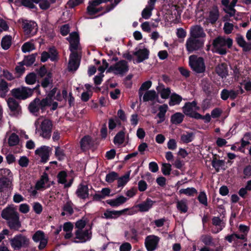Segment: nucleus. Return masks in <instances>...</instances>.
Here are the masks:
<instances>
[{"mask_svg":"<svg viewBox=\"0 0 251 251\" xmlns=\"http://www.w3.org/2000/svg\"><path fill=\"white\" fill-rule=\"evenodd\" d=\"M216 71L218 75L222 78L226 77L228 74L227 66L224 63L219 64L216 67Z\"/></svg>","mask_w":251,"mask_h":251,"instance_id":"obj_31","label":"nucleus"},{"mask_svg":"<svg viewBox=\"0 0 251 251\" xmlns=\"http://www.w3.org/2000/svg\"><path fill=\"white\" fill-rule=\"evenodd\" d=\"M219 15V11L218 7L214 6L209 10L207 20L209 23L213 24L218 20Z\"/></svg>","mask_w":251,"mask_h":251,"instance_id":"obj_23","label":"nucleus"},{"mask_svg":"<svg viewBox=\"0 0 251 251\" xmlns=\"http://www.w3.org/2000/svg\"><path fill=\"white\" fill-rule=\"evenodd\" d=\"M34 89H31L27 87H21L13 89L11 91L12 96L19 100H25L31 97Z\"/></svg>","mask_w":251,"mask_h":251,"instance_id":"obj_11","label":"nucleus"},{"mask_svg":"<svg viewBox=\"0 0 251 251\" xmlns=\"http://www.w3.org/2000/svg\"><path fill=\"white\" fill-rule=\"evenodd\" d=\"M13 175L9 169H0V179H12Z\"/></svg>","mask_w":251,"mask_h":251,"instance_id":"obj_43","label":"nucleus"},{"mask_svg":"<svg viewBox=\"0 0 251 251\" xmlns=\"http://www.w3.org/2000/svg\"><path fill=\"white\" fill-rule=\"evenodd\" d=\"M49 106H51L50 109L52 110H55L58 106L57 102L53 101L52 98L49 96L42 100L38 98L35 99L30 103L28 109L31 113L37 115L40 110L43 112Z\"/></svg>","mask_w":251,"mask_h":251,"instance_id":"obj_2","label":"nucleus"},{"mask_svg":"<svg viewBox=\"0 0 251 251\" xmlns=\"http://www.w3.org/2000/svg\"><path fill=\"white\" fill-rule=\"evenodd\" d=\"M239 229L241 234H238V239L245 240L250 229L249 227L246 226L240 225L239 226Z\"/></svg>","mask_w":251,"mask_h":251,"instance_id":"obj_37","label":"nucleus"},{"mask_svg":"<svg viewBox=\"0 0 251 251\" xmlns=\"http://www.w3.org/2000/svg\"><path fill=\"white\" fill-rule=\"evenodd\" d=\"M212 223L214 225L217 226V229L214 231V232L217 233L222 230L223 227L225 226V224L221 220L220 218L218 217H214L212 219Z\"/></svg>","mask_w":251,"mask_h":251,"instance_id":"obj_41","label":"nucleus"},{"mask_svg":"<svg viewBox=\"0 0 251 251\" xmlns=\"http://www.w3.org/2000/svg\"><path fill=\"white\" fill-rule=\"evenodd\" d=\"M131 250V245L127 242L122 244L120 247V251H130Z\"/></svg>","mask_w":251,"mask_h":251,"instance_id":"obj_64","label":"nucleus"},{"mask_svg":"<svg viewBox=\"0 0 251 251\" xmlns=\"http://www.w3.org/2000/svg\"><path fill=\"white\" fill-rule=\"evenodd\" d=\"M32 239L35 242H39L38 248L42 250L45 248L48 243L47 238L44 233L40 230L36 231L32 236Z\"/></svg>","mask_w":251,"mask_h":251,"instance_id":"obj_14","label":"nucleus"},{"mask_svg":"<svg viewBox=\"0 0 251 251\" xmlns=\"http://www.w3.org/2000/svg\"><path fill=\"white\" fill-rule=\"evenodd\" d=\"M155 201H152L150 199H147L146 201H143L142 202L136 205L135 207L139 208V210L142 212H147L151 209L153 204H154Z\"/></svg>","mask_w":251,"mask_h":251,"instance_id":"obj_20","label":"nucleus"},{"mask_svg":"<svg viewBox=\"0 0 251 251\" xmlns=\"http://www.w3.org/2000/svg\"><path fill=\"white\" fill-rule=\"evenodd\" d=\"M19 215L16 209L13 206H9L4 209L1 213V217L8 221L10 219L15 217Z\"/></svg>","mask_w":251,"mask_h":251,"instance_id":"obj_19","label":"nucleus"},{"mask_svg":"<svg viewBox=\"0 0 251 251\" xmlns=\"http://www.w3.org/2000/svg\"><path fill=\"white\" fill-rule=\"evenodd\" d=\"M77 196L83 199H86L88 197V188L87 185L80 184L76 190Z\"/></svg>","mask_w":251,"mask_h":251,"instance_id":"obj_28","label":"nucleus"},{"mask_svg":"<svg viewBox=\"0 0 251 251\" xmlns=\"http://www.w3.org/2000/svg\"><path fill=\"white\" fill-rule=\"evenodd\" d=\"M232 43V40L229 38L218 37L213 40V50L215 52L220 54H226L227 52V48H230Z\"/></svg>","mask_w":251,"mask_h":251,"instance_id":"obj_4","label":"nucleus"},{"mask_svg":"<svg viewBox=\"0 0 251 251\" xmlns=\"http://www.w3.org/2000/svg\"><path fill=\"white\" fill-rule=\"evenodd\" d=\"M10 245L14 250H20L26 248L29 244V239L26 236L19 234L10 240Z\"/></svg>","mask_w":251,"mask_h":251,"instance_id":"obj_5","label":"nucleus"},{"mask_svg":"<svg viewBox=\"0 0 251 251\" xmlns=\"http://www.w3.org/2000/svg\"><path fill=\"white\" fill-rule=\"evenodd\" d=\"M223 161L220 160H213L212 162V166L216 170L217 172L219 171L220 168L223 165Z\"/></svg>","mask_w":251,"mask_h":251,"instance_id":"obj_60","label":"nucleus"},{"mask_svg":"<svg viewBox=\"0 0 251 251\" xmlns=\"http://www.w3.org/2000/svg\"><path fill=\"white\" fill-rule=\"evenodd\" d=\"M184 117L182 113L176 112L171 116V122L175 125L179 124L183 121Z\"/></svg>","mask_w":251,"mask_h":251,"instance_id":"obj_32","label":"nucleus"},{"mask_svg":"<svg viewBox=\"0 0 251 251\" xmlns=\"http://www.w3.org/2000/svg\"><path fill=\"white\" fill-rule=\"evenodd\" d=\"M93 140L89 135L85 136L80 141V147L83 151L91 148L93 145Z\"/></svg>","mask_w":251,"mask_h":251,"instance_id":"obj_27","label":"nucleus"},{"mask_svg":"<svg viewBox=\"0 0 251 251\" xmlns=\"http://www.w3.org/2000/svg\"><path fill=\"white\" fill-rule=\"evenodd\" d=\"M189 65L192 69L197 73H202L205 70V65L203 59L195 55L189 57Z\"/></svg>","mask_w":251,"mask_h":251,"instance_id":"obj_6","label":"nucleus"},{"mask_svg":"<svg viewBox=\"0 0 251 251\" xmlns=\"http://www.w3.org/2000/svg\"><path fill=\"white\" fill-rule=\"evenodd\" d=\"M176 208L182 213H186L188 210L187 201L183 199L176 201Z\"/></svg>","mask_w":251,"mask_h":251,"instance_id":"obj_33","label":"nucleus"},{"mask_svg":"<svg viewBox=\"0 0 251 251\" xmlns=\"http://www.w3.org/2000/svg\"><path fill=\"white\" fill-rule=\"evenodd\" d=\"M133 54L137 57L136 63H140L148 58L149 51L146 48L136 49Z\"/></svg>","mask_w":251,"mask_h":251,"instance_id":"obj_21","label":"nucleus"},{"mask_svg":"<svg viewBox=\"0 0 251 251\" xmlns=\"http://www.w3.org/2000/svg\"><path fill=\"white\" fill-rule=\"evenodd\" d=\"M236 40L238 44L242 47L244 50H251V44L247 43L242 36H238Z\"/></svg>","mask_w":251,"mask_h":251,"instance_id":"obj_35","label":"nucleus"},{"mask_svg":"<svg viewBox=\"0 0 251 251\" xmlns=\"http://www.w3.org/2000/svg\"><path fill=\"white\" fill-rule=\"evenodd\" d=\"M194 134L193 133L186 132L181 135L180 140L183 143H188L193 141Z\"/></svg>","mask_w":251,"mask_h":251,"instance_id":"obj_46","label":"nucleus"},{"mask_svg":"<svg viewBox=\"0 0 251 251\" xmlns=\"http://www.w3.org/2000/svg\"><path fill=\"white\" fill-rule=\"evenodd\" d=\"M9 227L11 229L18 230L21 227V223L20 221L19 215H18L14 218L10 219L7 221Z\"/></svg>","mask_w":251,"mask_h":251,"instance_id":"obj_26","label":"nucleus"},{"mask_svg":"<svg viewBox=\"0 0 251 251\" xmlns=\"http://www.w3.org/2000/svg\"><path fill=\"white\" fill-rule=\"evenodd\" d=\"M127 199L123 196H120L114 199L106 201L107 203L112 207H117L125 203Z\"/></svg>","mask_w":251,"mask_h":251,"instance_id":"obj_25","label":"nucleus"},{"mask_svg":"<svg viewBox=\"0 0 251 251\" xmlns=\"http://www.w3.org/2000/svg\"><path fill=\"white\" fill-rule=\"evenodd\" d=\"M168 109V106L166 104L161 105L159 106V112L157 114V117L159 118V120L157 121V124L161 123L164 121L165 114Z\"/></svg>","mask_w":251,"mask_h":251,"instance_id":"obj_29","label":"nucleus"},{"mask_svg":"<svg viewBox=\"0 0 251 251\" xmlns=\"http://www.w3.org/2000/svg\"><path fill=\"white\" fill-rule=\"evenodd\" d=\"M200 107L197 105L196 101L186 102L182 107L183 113L187 116L195 119L201 118V115L197 111L199 110Z\"/></svg>","mask_w":251,"mask_h":251,"instance_id":"obj_7","label":"nucleus"},{"mask_svg":"<svg viewBox=\"0 0 251 251\" xmlns=\"http://www.w3.org/2000/svg\"><path fill=\"white\" fill-rule=\"evenodd\" d=\"M127 209H124L122 210H106L103 213V217L107 219H116L125 213Z\"/></svg>","mask_w":251,"mask_h":251,"instance_id":"obj_22","label":"nucleus"},{"mask_svg":"<svg viewBox=\"0 0 251 251\" xmlns=\"http://www.w3.org/2000/svg\"><path fill=\"white\" fill-rule=\"evenodd\" d=\"M180 194H184L188 196H193L197 193V190L193 187H188L186 189H181L179 191Z\"/></svg>","mask_w":251,"mask_h":251,"instance_id":"obj_44","label":"nucleus"},{"mask_svg":"<svg viewBox=\"0 0 251 251\" xmlns=\"http://www.w3.org/2000/svg\"><path fill=\"white\" fill-rule=\"evenodd\" d=\"M12 37L10 36H5L2 38L1 42V46L3 49H8L11 45Z\"/></svg>","mask_w":251,"mask_h":251,"instance_id":"obj_42","label":"nucleus"},{"mask_svg":"<svg viewBox=\"0 0 251 251\" xmlns=\"http://www.w3.org/2000/svg\"><path fill=\"white\" fill-rule=\"evenodd\" d=\"M204 43L203 39H196L190 36L186 41V50L189 53L198 50L203 47Z\"/></svg>","mask_w":251,"mask_h":251,"instance_id":"obj_10","label":"nucleus"},{"mask_svg":"<svg viewBox=\"0 0 251 251\" xmlns=\"http://www.w3.org/2000/svg\"><path fill=\"white\" fill-rule=\"evenodd\" d=\"M198 199L201 203L204 206L207 205V198L205 192H201L200 193Z\"/></svg>","mask_w":251,"mask_h":251,"instance_id":"obj_56","label":"nucleus"},{"mask_svg":"<svg viewBox=\"0 0 251 251\" xmlns=\"http://www.w3.org/2000/svg\"><path fill=\"white\" fill-rule=\"evenodd\" d=\"M34 49L35 46L31 42H27L24 43L22 47V50L25 53L30 52Z\"/></svg>","mask_w":251,"mask_h":251,"instance_id":"obj_49","label":"nucleus"},{"mask_svg":"<svg viewBox=\"0 0 251 251\" xmlns=\"http://www.w3.org/2000/svg\"><path fill=\"white\" fill-rule=\"evenodd\" d=\"M130 173L128 172L124 176L118 177L117 183L118 187H122L124 186L129 180Z\"/></svg>","mask_w":251,"mask_h":251,"instance_id":"obj_38","label":"nucleus"},{"mask_svg":"<svg viewBox=\"0 0 251 251\" xmlns=\"http://www.w3.org/2000/svg\"><path fill=\"white\" fill-rule=\"evenodd\" d=\"M234 25L229 22H226L224 26V30L226 34H230L233 29Z\"/></svg>","mask_w":251,"mask_h":251,"instance_id":"obj_58","label":"nucleus"},{"mask_svg":"<svg viewBox=\"0 0 251 251\" xmlns=\"http://www.w3.org/2000/svg\"><path fill=\"white\" fill-rule=\"evenodd\" d=\"M87 223V219L86 218H82L77 221L75 223V227L77 228L76 230H82L87 228L85 227Z\"/></svg>","mask_w":251,"mask_h":251,"instance_id":"obj_51","label":"nucleus"},{"mask_svg":"<svg viewBox=\"0 0 251 251\" xmlns=\"http://www.w3.org/2000/svg\"><path fill=\"white\" fill-rule=\"evenodd\" d=\"M8 105L13 115L17 116L21 113V108L18 102L13 98H10L7 101Z\"/></svg>","mask_w":251,"mask_h":251,"instance_id":"obj_17","label":"nucleus"},{"mask_svg":"<svg viewBox=\"0 0 251 251\" xmlns=\"http://www.w3.org/2000/svg\"><path fill=\"white\" fill-rule=\"evenodd\" d=\"M160 96L162 99H166L169 98L171 94V90L169 88H164L161 90Z\"/></svg>","mask_w":251,"mask_h":251,"instance_id":"obj_62","label":"nucleus"},{"mask_svg":"<svg viewBox=\"0 0 251 251\" xmlns=\"http://www.w3.org/2000/svg\"><path fill=\"white\" fill-rule=\"evenodd\" d=\"M12 179H0V191H3L5 189L11 188Z\"/></svg>","mask_w":251,"mask_h":251,"instance_id":"obj_39","label":"nucleus"},{"mask_svg":"<svg viewBox=\"0 0 251 251\" xmlns=\"http://www.w3.org/2000/svg\"><path fill=\"white\" fill-rule=\"evenodd\" d=\"M128 71L127 62L121 60L114 65H111L107 70V73H112L115 75H123Z\"/></svg>","mask_w":251,"mask_h":251,"instance_id":"obj_9","label":"nucleus"},{"mask_svg":"<svg viewBox=\"0 0 251 251\" xmlns=\"http://www.w3.org/2000/svg\"><path fill=\"white\" fill-rule=\"evenodd\" d=\"M35 54H32L26 56L23 61L24 65L26 66H30L32 65L35 60Z\"/></svg>","mask_w":251,"mask_h":251,"instance_id":"obj_53","label":"nucleus"},{"mask_svg":"<svg viewBox=\"0 0 251 251\" xmlns=\"http://www.w3.org/2000/svg\"><path fill=\"white\" fill-rule=\"evenodd\" d=\"M55 155L60 160H63L65 157L63 151L58 147L55 148Z\"/></svg>","mask_w":251,"mask_h":251,"instance_id":"obj_63","label":"nucleus"},{"mask_svg":"<svg viewBox=\"0 0 251 251\" xmlns=\"http://www.w3.org/2000/svg\"><path fill=\"white\" fill-rule=\"evenodd\" d=\"M154 9L153 7H150L147 5L146 7L143 9L142 12V17L145 19H149L152 14V10Z\"/></svg>","mask_w":251,"mask_h":251,"instance_id":"obj_48","label":"nucleus"},{"mask_svg":"<svg viewBox=\"0 0 251 251\" xmlns=\"http://www.w3.org/2000/svg\"><path fill=\"white\" fill-rule=\"evenodd\" d=\"M57 52L55 49L51 48L49 50V52L44 51L41 54V60L42 62H46L48 58H50L51 61H54L56 59Z\"/></svg>","mask_w":251,"mask_h":251,"instance_id":"obj_24","label":"nucleus"},{"mask_svg":"<svg viewBox=\"0 0 251 251\" xmlns=\"http://www.w3.org/2000/svg\"><path fill=\"white\" fill-rule=\"evenodd\" d=\"M67 174L64 171L60 172L57 175L58 182L60 183L63 184L65 187H69L71 183H66Z\"/></svg>","mask_w":251,"mask_h":251,"instance_id":"obj_45","label":"nucleus"},{"mask_svg":"<svg viewBox=\"0 0 251 251\" xmlns=\"http://www.w3.org/2000/svg\"><path fill=\"white\" fill-rule=\"evenodd\" d=\"M49 186L48 184V177L47 174L42 176L41 178L36 184V188L38 190L45 189Z\"/></svg>","mask_w":251,"mask_h":251,"instance_id":"obj_30","label":"nucleus"},{"mask_svg":"<svg viewBox=\"0 0 251 251\" xmlns=\"http://www.w3.org/2000/svg\"><path fill=\"white\" fill-rule=\"evenodd\" d=\"M22 27L24 34L27 37H31L34 36L38 31L37 24L32 21L22 20Z\"/></svg>","mask_w":251,"mask_h":251,"instance_id":"obj_8","label":"nucleus"},{"mask_svg":"<svg viewBox=\"0 0 251 251\" xmlns=\"http://www.w3.org/2000/svg\"><path fill=\"white\" fill-rule=\"evenodd\" d=\"M201 240L206 245H211L213 243L212 238L210 235H202L201 236Z\"/></svg>","mask_w":251,"mask_h":251,"instance_id":"obj_57","label":"nucleus"},{"mask_svg":"<svg viewBox=\"0 0 251 251\" xmlns=\"http://www.w3.org/2000/svg\"><path fill=\"white\" fill-rule=\"evenodd\" d=\"M157 97L156 92L154 90L148 91L143 96V99L144 101H152Z\"/></svg>","mask_w":251,"mask_h":251,"instance_id":"obj_40","label":"nucleus"},{"mask_svg":"<svg viewBox=\"0 0 251 251\" xmlns=\"http://www.w3.org/2000/svg\"><path fill=\"white\" fill-rule=\"evenodd\" d=\"M119 176L118 174L115 172H111L107 174L105 177V181L108 183H112Z\"/></svg>","mask_w":251,"mask_h":251,"instance_id":"obj_52","label":"nucleus"},{"mask_svg":"<svg viewBox=\"0 0 251 251\" xmlns=\"http://www.w3.org/2000/svg\"><path fill=\"white\" fill-rule=\"evenodd\" d=\"M74 243H85L91 238V231L90 228H85L82 230H75Z\"/></svg>","mask_w":251,"mask_h":251,"instance_id":"obj_12","label":"nucleus"},{"mask_svg":"<svg viewBox=\"0 0 251 251\" xmlns=\"http://www.w3.org/2000/svg\"><path fill=\"white\" fill-rule=\"evenodd\" d=\"M51 76L50 74L43 80L41 85L44 88L48 87L51 82Z\"/></svg>","mask_w":251,"mask_h":251,"instance_id":"obj_61","label":"nucleus"},{"mask_svg":"<svg viewBox=\"0 0 251 251\" xmlns=\"http://www.w3.org/2000/svg\"><path fill=\"white\" fill-rule=\"evenodd\" d=\"M9 91L7 83L3 79L0 80V97L4 98Z\"/></svg>","mask_w":251,"mask_h":251,"instance_id":"obj_34","label":"nucleus"},{"mask_svg":"<svg viewBox=\"0 0 251 251\" xmlns=\"http://www.w3.org/2000/svg\"><path fill=\"white\" fill-rule=\"evenodd\" d=\"M159 238L155 235L148 236L145 239V244L148 251H154L157 246Z\"/></svg>","mask_w":251,"mask_h":251,"instance_id":"obj_15","label":"nucleus"},{"mask_svg":"<svg viewBox=\"0 0 251 251\" xmlns=\"http://www.w3.org/2000/svg\"><path fill=\"white\" fill-rule=\"evenodd\" d=\"M171 165L169 163H163L161 167V171L163 175L168 176L170 174Z\"/></svg>","mask_w":251,"mask_h":251,"instance_id":"obj_55","label":"nucleus"},{"mask_svg":"<svg viewBox=\"0 0 251 251\" xmlns=\"http://www.w3.org/2000/svg\"><path fill=\"white\" fill-rule=\"evenodd\" d=\"M190 36L196 39H202L206 36V34L201 26L196 25L191 28Z\"/></svg>","mask_w":251,"mask_h":251,"instance_id":"obj_18","label":"nucleus"},{"mask_svg":"<svg viewBox=\"0 0 251 251\" xmlns=\"http://www.w3.org/2000/svg\"><path fill=\"white\" fill-rule=\"evenodd\" d=\"M36 75L34 73H30L27 75L25 78L26 83L29 85L34 84L36 81Z\"/></svg>","mask_w":251,"mask_h":251,"instance_id":"obj_54","label":"nucleus"},{"mask_svg":"<svg viewBox=\"0 0 251 251\" xmlns=\"http://www.w3.org/2000/svg\"><path fill=\"white\" fill-rule=\"evenodd\" d=\"M70 43V49L72 52L70 55L68 63V70L69 71H75L79 66L80 58L77 53L74 52L78 48L79 39L78 33L76 32L71 33L67 38Z\"/></svg>","mask_w":251,"mask_h":251,"instance_id":"obj_1","label":"nucleus"},{"mask_svg":"<svg viewBox=\"0 0 251 251\" xmlns=\"http://www.w3.org/2000/svg\"><path fill=\"white\" fill-rule=\"evenodd\" d=\"M36 132L44 138L49 139L51 136L52 124L50 120L41 117L35 122Z\"/></svg>","mask_w":251,"mask_h":251,"instance_id":"obj_3","label":"nucleus"},{"mask_svg":"<svg viewBox=\"0 0 251 251\" xmlns=\"http://www.w3.org/2000/svg\"><path fill=\"white\" fill-rule=\"evenodd\" d=\"M238 0H222V3L224 5V11L228 14L230 16H234L236 10L234 9Z\"/></svg>","mask_w":251,"mask_h":251,"instance_id":"obj_13","label":"nucleus"},{"mask_svg":"<svg viewBox=\"0 0 251 251\" xmlns=\"http://www.w3.org/2000/svg\"><path fill=\"white\" fill-rule=\"evenodd\" d=\"M125 140V133L120 131L114 137V143L115 145H120L123 144Z\"/></svg>","mask_w":251,"mask_h":251,"instance_id":"obj_47","label":"nucleus"},{"mask_svg":"<svg viewBox=\"0 0 251 251\" xmlns=\"http://www.w3.org/2000/svg\"><path fill=\"white\" fill-rule=\"evenodd\" d=\"M19 142V136L15 133H12L8 138V144L10 146L17 145Z\"/></svg>","mask_w":251,"mask_h":251,"instance_id":"obj_50","label":"nucleus"},{"mask_svg":"<svg viewBox=\"0 0 251 251\" xmlns=\"http://www.w3.org/2000/svg\"><path fill=\"white\" fill-rule=\"evenodd\" d=\"M182 100V98L180 96L176 93H173L170 96L169 104L170 106L177 105L180 103Z\"/></svg>","mask_w":251,"mask_h":251,"instance_id":"obj_36","label":"nucleus"},{"mask_svg":"<svg viewBox=\"0 0 251 251\" xmlns=\"http://www.w3.org/2000/svg\"><path fill=\"white\" fill-rule=\"evenodd\" d=\"M151 86V81H147L145 82H144L142 85H141L140 90H139V96L140 97H141L142 94H141V91L142 90H146L148 89H149Z\"/></svg>","mask_w":251,"mask_h":251,"instance_id":"obj_59","label":"nucleus"},{"mask_svg":"<svg viewBox=\"0 0 251 251\" xmlns=\"http://www.w3.org/2000/svg\"><path fill=\"white\" fill-rule=\"evenodd\" d=\"M51 151V149L50 147L43 146L37 149L35 153L41 157L42 162H46L49 159Z\"/></svg>","mask_w":251,"mask_h":251,"instance_id":"obj_16","label":"nucleus"}]
</instances>
